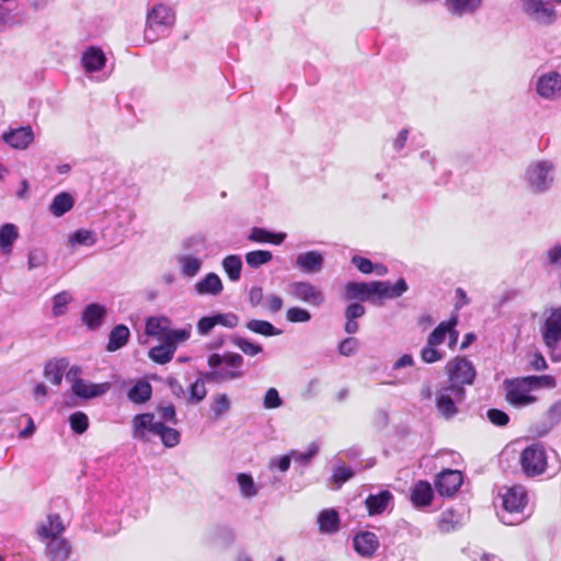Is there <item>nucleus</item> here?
I'll return each instance as SVG.
<instances>
[{
    "label": "nucleus",
    "mask_w": 561,
    "mask_h": 561,
    "mask_svg": "<svg viewBox=\"0 0 561 561\" xmlns=\"http://www.w3.org/2000/svg\"><path fill=\"white\" fill-rule=\"evenodd\" d=\"M157 411L164 422H169L172 424L178 423L175 408L173 404L159 407Z\"/></svg>",
    "instance_id": "69168bd1"
},
{
    "label": "nucleus",
    "mask_w": 561,
    "mask_h": 561,
    "mask_svg": "<svg viewBox=\"0 0 561 561\" xmlns=\"http://www.w3.org/2000/svg\"><path fill=\"white\" fill-rule=\"evenodd\" d=\"M448 386L463 387L474 382L477 373L473 364L465 356H456L445 365Z\"/></svg>",
    "instance_id": "39448f33"
},
{
    "label": "nucleus",
    "mask_w": 561,
    "mask_h": 561,
    "mask_svg": "<svg viewBox=\"0 0 561 561\" xmlns=\"http://www.w3.org/2000/svg\"><path fill=\"white\" fill-rule=\"evenodd\" d=\"M449 330L450 324H448L447 321H443L432 331V333L427 337V341L430 342V344L438 346L445 341L447 332Z\"/></svg>",
    "instance_id": "3c124183"
},
{
    "label": "nucleus",
    "mask_w": 561,
    "mask_h": 561,
    "mask_svg": "<svg viewBox=\"0 0 561 561\" xmlns=\"http://www.w3.org/2000/svg\"><path fill=\"white\" fill-rule=\"evenodd\" d=\"M444 353L437 350V346L426 342V345L421 351V358L426 364H433L442 360Z\"/></svg>",
    "instance_id": "8fccbe9b"
},
{
    "label": "nucleus",
    "mask_w": 561,
    "mask_h": 561,
    "mask_svg": "<svg viewBox=\"0 0 561 561\" xmlns=\"http://www.w3.org/2000/svg\"><path fill=\"white\" fill-rule=\"evenodd\" d=\"M81 62L84 71L89 75H93L104 68L106 57L101 48L91 46L83 51Z\"/></svg>",
    "instance_id": "f3484780"
},
{
    "label": "nucleus",
    "mask_w": 561,
    "mask_h": 561,
    "mask_svg": "<svg viewBox=\"0 0 561 561\" xmlns=\"http://www.w3.org/2000/svg\"><path fill=\"white\" fill-rule=\"evenodd\" d=\"M540 334L552 362H561V307L552 308L540 327Z\"/></svg>",
    "instance_id": "20e7f679"
},
{
    "label": "nucleus",
    "mask_w": 561,
    "mask_h": 561,
    "mask_svg": "<svg viewBox=\"0 0 561 561\" xmlns=\"http://www.w3.org/2000/svg\"><path fill=\"white\" fill-rule=\"evenodd\" d=\"M152 388L148 381H137L127 392V398L134 403H144L151 397Z\"/></svg>",
    "instance_id": "f704fd0d"
},
{
    "label": "nucleus",
    "mask_w": 561,
    "mask_h": 561,
    "mask_svg": "<svg viewBox=\"0 0 561 561\" xmlns=\"http://www.w3.org/2000/svg\"><path fill=\"white\" fill-rule=\"evenodd\" d=\"M392 499L393 496L388 490H382L377 494H369L365 500L368 514L370 516L382 514Z\"/></svg>",
    "instance_id": "b1692460"
},
{
    "label": "nucleus",
    "mask_w": 561,
    "mask_h": 561,
    "mask_svg": "<svg viewBox=\"0 0 561 561\" xmlns=\"http://www.w3.org/2000/svg\"><path fill=\"white\" fill-rule=\"evenodd\" d=\"M466 396L463 387L444 386L436 393V409L446 420L453 419L458 413L457 404L462 402Z\"/></svg>",
    "instance_id": "0eeeda50"
},
{
    "label": "nucleus",
    "mask_w": 561,
    "mask_h": 561,
    "mask_svg": "<svg viewBox=\"0 0 561 561\" xmlns=\"http://www.w3.org/2000/svg\"><path fill=\"white\" fill-rule=\"evenodd\" d=\"M286 238L284 232H271L264 228L253 227L250 231L248 239L255 243H270L278 245L283 243Z\"/></svg>",
    "instance_id": "cd10ccee"
},
{
    "label": "nucleus",
    "mask_w": 561,
    "mask_h": 561,
    "mask_svg": "<svg viewBox=\"0 0 561 561\" xmlns=\"http://www.w3.org/2000/svg\"><path fill=\"white\" fill-rule=\"evenodd\" d=\"M519 463L523 472L527 477H537L542 474L547 469V454L540 444H531L527 446L519 457Z\"/></svg>",
    "instance_id": "6e6552de"
},
{
    "label": "nucleus",
    "mask_w": 561,
    "mask_h": 561,
    "mask_svg": "<svg viewBox=\"0 0 561 561\" xmlns=\"http://www.w3.org/2000/svg\"><path fill=\"white\" fill-rule=\"evenodd\" d=\"M216 327L215 318L214 316L210 317H202L197 321V332L201 335H207L214 328Z\"/></svg>",
    "instance_id": "338daca9"
},
{
    "label": "nucleus",
    "mask_w": 561,
    "mask_h": 561,
    "mask_svg": "<svg viewBox=\"0 0 561 561\" xmlns=\"http://www.w3.org/2000/svg\"><path fill=\"white\" fill-rule=\"evenodd\" d=\"M489 421L497 426H505L510 422L507 413L499 409H490L486 412Z\"/></svg>",
    "instance_id": "13d9d810"
},
{
    "label": "nucleus",
    "mask_w": 561,
    "mask_h": 561,
    "mask_svg": "<svg viewBox=\"0 0 561 561\" xmlns=\"http://www.w3.org/2000/svg\"><path fill=\"white\" fill-rule=\"evenodd\" d=\"M237 482L240 488V492L244 497H253L257 494L253 478L248 473H239L237 476Z\"/></svg>",
    "instance_id": "37998d69"
},
{
    "label": "nucleus",
    "mask_w": 561,
    "mask_h": 561,
    "mask_svg": "<svg viewBox=\"0 0 561 561\" xmlns=\"http://www.w3.org/2000/svg\"><path fill=\"white\" fill-rule=\"evenodd\" d=\"M216 325L225 328H234L238 325L239 318L234 313H217L214 314Z\"/></svg>",
    "instance_id": "052dcab7"
},
{
    "label": "nucleus",
    "mask_w": 561,
    "mask_h": 561,
    "mask_svg": "<svg viewBox=\"0 0 561 561\" xmlns=\"http://www.w3.org/2000/svg\"><path fill=\"white\" fill-rule=\"evenodd\" d=\"M483 4V0H445L447 12L456 18L476 14Z\"/></svg>",
    "instance_id": "dca6fc26"
},
{
    "label": "nucleus",
    "mask_w": 561,
    "mask_h": 561,
    "mask_svg": "<svg viewBox=\"0 0 561 561\" xmlns=\"http://www.w3.org/2000/svg\"><path fill=\"white\" fill-rule=\"evenodd\" d=\"M69 363L67 358H56L48 360L44 367V376L53 385L59 386L62 381L64 373L66 371Z\"/></svg>",
    "instance_id": "393cba45"
},
{
    "label": "nucleus",
    "mask_w": 561,
    "mask_h": 561,
    "mask_svg": "<svg viewBox=\"0 0 561 561\" xmlns=\"http://www.w3.org/2000/svg\"><path fill=\"white\" fill-rule=\"evenodd\" d=\"M529 366L536 371L546 370L548 368L546 358L538 351L531 355V358L529 359Z\"/></svg>",
    "instance_id": "774afa93"
},
{
    "label": "nucleus",
    "mask_w": 561,
    "mask_h": 561,
    "mask_svg": "<svg viewBox=\"0 0 561 561\" xmlns=\"http://www.w3.org/2000/svg\"><path fill=\"white\" fill-rule=\"evenodd\" d=\"M371 296V282H350L345 286V298L348 300H369Z\"/></svg>",
    "instance_id": "c756f323"
},
{
    "label": "nucleus",
    "mask_w": 561,
    "mask_h": 561,
    "mask_svg": "<svg viewBox=\"0 0 561 561\" xmlns=\"http://www.w3.org/2000/svg\"><path fill=\"white\" fill-rule=\"evenodd\" d=\"M19 238L18 227L13 224H4L0 227V248L10 253L12 244Z\"/></svg>",
    "instance_id": "e433bc0d"
},
{
    "label": "nucleus",
    "mask_w": 561,
    "mask_h": 561,
    "mask_svg": "<svg viewBox=\"0 0 561 561\" xmlns=\"http://www.w3.org/2000/svg\"><path fill=\"white\" fill-rule=\"evenodd\" d=\"M2 139L14 149H25L34 139L31 127H20L2 135Z\"/></svg>",
    "instance_id": "aec40b11"
},
{
    "label": "nucleus",
    "mask_w": 561,
    "mask_h": 561,
    "mask_svg": "<svg viewBox=\"0 0 561 561\" xmlns=\"http://www.w3.org/2000/svg\"><path fill=\"white\" fill-rule=\"evenodd\" d=\"M244 259L250 267L257 268L261 265L270 263L273 259V254L268 250H254L248 252Z\"/></svg>",
    "instance_id": "a19ab883"
},
{
    "label": "nucleus",
    "mask_w": 561,
    "mask_h": 561,
    "mask_svg": "<svg viewBox=\"0 0 561 561\" xmlns=\"http://www.w3.org/2000/svg\"><path fill=\"white\" fill-rule=\"evenodd\" d=\"M175 14L173 10L165 4H156L147 12L144 38L148 43L156 42L161 35H164L174 24Z\"/></svg>",
    "instance_id": "7ed1b4c3"
},
{
    "label": "nucleus",
    "mask_w": 561,
    "mask_h": 561,
    "mask_svg": "<svg viewBox=\"0 0 561 561\" xmlns=\"http://www.w3.org/2000/svg\"><path fill=\"white\" fill-rule=\"evenodd\" d=\"M297 264L308 273L318 272L323 265V256L317 251H309L298 255Z\"/></svg>",
    "instance_id": "473e14b6"
},
{
    "label": "nucleus",
    "mask_w": 561,
    "mask_h": 561,
    "mask_svg": "<svg viewBox=\"0 0 561 561\" xmlns=\"http://www.w3.org/2000/svg\"><path fill=\"white\" fill-rule=\"evenodd\" d=\"M358 346V342L354 337L344 339L339 345V353L343 356L353 355Z\"/></svg>",
    "instance_id": "e2e57ef3"
},
{
    "label": "nucleus",
    "mask_w": 561,
    "mask_h": 561,
    "mask_svg": "<svg viewBox=\"0 0 561 561\" xmlns=\"http://www.w3.org/2000/svg\"><path fill=\"white\" fill-rule=\"evenodd\" d=\"M319 529L322 533L333 534L339 530L340 517L335 510H323L318 517Z\"/></svg>",
    "instance_id": "72a5a7b5"
},
{
    "label": "nucleus",
    "mask_w": 561,
    "mask_h": 561,
    "mask_svg": "<svg viewBox=\"0 0 561 561\" xmlns=\"http://www.w3.org/2000/svg\"><path fill=\"white\" fill-rule=\"evenodd\" d=\"M210 409L216 419L221 417L230 409V400L226 393H220L214 397Z\"/></svg>",
    "instance_id": "a18cd8bd"
},
{
    "label": "nucleus",
    "mask_w": 561,
    "mask_h": 561,
    "mask_svg": "<svg viewBox=\"0 0 561 561\" xmlns=\"http://www.w3.org/2000/svg\"><path fill=\"white\" fill-rule=\"evenodd\" d=\"M551 165L547 162H539L531 165L527 171L530 185L537 191H543L548 185V174Z\"/></svg>",
    "instance_id": "4be33fe9"
},
{
    "label": "nucleus",
    "mask_w": 561,
    "mask_h": 561,
    "mask_svg": "<svg viewBox=\"0 0 561 561\" xmlns=\"http://www.w3.org/2000/svg\"><path fill=\"white\" fill-rule=\"evenodd\" d=\"M505 390V400L514 408H525L537 401V397L531 394V386L526 377L505 379L503 381Z\"/></svg>",
    "instance_id": "423d86ee"
},
{
    "label": "nucleus",
    "mask_w": 561,
    "mask_h": 561,
    "mask_svg": "<svg viewBox=\"0 0 561 561\" xmlns=\"http://www.w3.org/2000/svg\"><path fill=\"white\" fill-rule=\"evenodd\" d=\"M133 437L148 442L151 435L159 436L162 444L172 448L180 443V432L168 427L161 421H156L152 413H142L134 416L131 422Z\"/></svg>",
    "instance_id": "f257e3e1"
},
{
    "label": "nucleus",
    "mask_w": 561,
    "mask_h": 561,
    "mask_svg": "<svg viewBox=\"0 0 561 561\" xmlns=\"http://www.w3.org/2000/svg\"><path fill=\"white\" fill-rule=\"evenodd\" d=\"M354 550L364 558H371L379 548V540L371 531H362L353 538Z\"/></svg>",
    "instance_id": "2eb2a0df"
},
{
    "label": "nucleus",
    "mask_w": 561,
    "mask_h": 561,
    "mask_svg": "<svg viewBox=\"0 0 561 561\" xmlns=\"http://www.w3.org/2000/svg\"><path fill=\"white\" fill-rule=\"evenodd\" d=\"M179 262L182 274L188 277L195 276L202 266L201 260L191 255L181 256Z\"/></svg>",
    "instance_id": "79ce46f5"
},
{
    "label": "nucleus",
    "mask_w": 561,
    "mask_h": 561,
    "mask_svg": "<svg viewBox=\"0 0 561 561\" xmlns=\"http://www.w3.org/2000/svg\"><path fill=\"white\" fill-rule=\"evenodd\" d=\"M352 263L363 274H370L374 272L375 268V264L369 259L359 255H354L352 257Z\"/></svg>",
    "instance_id": "680f3d73"
},
{
    "label": "nucleus",
    "mask_w": 561,
    "mask_h": 561,
    "mask_svg": "<svg viewBox=\"0 0 561 561\" xmlns=\"http://www.w3.org/2000/svg\"><path fill=\"white\" fill-rule=\"evenodd\" d=\"M191 336V332L186 329H180V330H168V332L164 335V342L168 344H172L176 347L178 343L185 342Z\"/></svg>",
    "instance_id": "864d4df0"
},
{
    "label": "nucleus",
    "mask_w": 561,
    "mask_h": 561,
    "mask_svg": "<svg viewBox=\"0 0 561 561\" xmlns=\"http://www.w3.org/2000/svg\"><path fill=\"white\" fill-rule=\"evenodd\" d=\"M106 314L105 308L100 304L88 305L81 314L82 322L90 330H96L101 327Z\"/></svg>",
    "instance_id": "5701e85b"
},
{
    "label": "nucleus",
    "mask_w": 561,
    "mask_h": 561,
    "mask_svg": "<svg viewBox=\"0 0 561 561\" xmlns=\"http://www.w3.org/2000/svg\"><path fill=\"white\" fill-rule=\"evenodd\" d=\"M129 336V329L125 324L115 325L110 332L106 350L108 352H115L122 348L127 344Z\"/></svg>",
    "instance_id": "c85d7f7f"
},
{
    "label": "nucleus",
    "mask_w": 561,
    "mask_h": 561,
    "mask_svg": "<svg viewBox=\"0 0 561 561\" xmlns=\"http://www.w3.org/2000/svg\"><path fill=\"white\" fill-rule=\"evenodd\" d=\"M311 313L300 307H290L286 311V320L291 323H305L310 321Z\"/></svg>",
    "instance_id": "09e8293b"
},
{
    "label": "nucleus",
    "mask_w": 561,
    "mask_h": 561,
    "mask_svg": "<svg viewBox=\"0 0 561 561\" xmlns=\"http://www.w3.org/2000/svg\"><path fill=\"white\" fill-rule=\"evenodd\" d=\"M110 389V383H88L85 380H76L71 385V391L75 396L82 399H92L103 396Z\"/></svg>",
    "instance_id": "a211bd4d"
},
{
    "label": "nucleus",
    "mask_w": 561,
    "mask_h": 561,
    "mask_svg": "<svg viewBox=\"0 0 561 561\" xmlns=\"http://www.w3.org/2000/svg\"><path fill=\"white\" fill-rule=\"evenodd\" d=\"M195 290L199 295L217 296L222 291V283L215 273H208L203 279L195 284Z\"/></svg>",
    "instance_id": "bb28decb"
},
{
    "label": "nucleus",
    "mask_w": 561,
    "mask_h": 561,
    "mask_svg": "<svg viewBox=\"0 0 561 561\" xmlns=\"http://www.w3.org/2000/svg\"><path fill=\"white\" fill-rule=\"evenodd\" d=\"M282 399L278 394V391L275 388H270L264 397V407L266 409H276L280 407Z\"/></svg>",
    "instance_id": "0e129e2a"
},
{
    "label": "nucleus",
    "mask_w": 561,
    "mask_h": 561,
    "mask_svg": "<svg viewBox=\"0 0 561 561\" xmlns=\"http://www.w3.org/2000/svg\"><path fill=\"white\" fill-rule=\"evenodd\" d=\"M175 353V346L172 344H168L164 342V344L153 346L149 351V358L153 360L157 364H167L171 362Z\"/></svg>",
    "instance_id": "c9c22d12"
},
{
    "label": "nucleus",
    "mask_w": 561,
    "mask_h": 561,
    "mask_svg": "<svg viewBox=\"0 0 561 561\" xmlns=\"http://www.w3.org/2000/svg\"><path fill=\"white\" fill-rule=\"evenodd\" d=\"M207 364L213 368L206 374L208 381L221 383L243 377L241 370L243 357L238 353L228 352L222 355L214 353L208 356Z\"/></svg>",
    "instance_id": "f03ea898"
},
{
    "label": "nucleus",
    "mask_w": 561,
    "mask_h": 561,
    "mask_svg": "<svg viewBox=\"0 0 561 561\" xmlns=\"http://www.w3.org/2000/svg\"><path fill=\"white\" fill-rule=\"evenodd\" d=\"M526 380L531 386V390L539 388H554L557 386V380L551 375H541V376H526Z\"/></svg>",
    "instance_id": "49530a36"
},
{
    "label": "nucleus",
    "mask_w": 561,
    "mask_h": 561,
    "mask_svg": "<svg viewBox=\"0 0 561 561\" xmlns=\"http://www.w3.org/2000/svg\"><path fill=\"white\" fill-rule=\"evenodd\" d=\"M527 505V492L522 485L507 488L502 494V506L511 514L522 513Z\"/></svg>",
    "instance_id": "ddd939ff"
},
{
    "label": "nucleus",
    "mask_w": 561,
    "mask_h": 561,
    "mask_svg": "<svg viewBox=\"0 0 561 561\" xmlns=\"http://www.w3.org/2000/svg\"><path fill=\"white\" fill-rule=\"evenodd\" d=\"M70 428L76 434H83L89 427V419L84 412L78 411L69 416Z\"/></svg>",
    "instance_id": "c03bdc74"
},
{
    "label": "nucleus",
    "mask_w": 561,
    "mask_h": 561,
    "mask_svg": "<svg viewBox=\"0 0 561 561\" xmlns=\"http://www.w3.org/2000/svg\"><path fill=\"white\" fill-rule=\"evenodd\" d=\"M289 296L311 307H320L325 301L323 290L310 282H294L288 286Z\"/></svg>",
    "instance_id": "9d476101"
},
{
    "label": "nucleus",
    "mask_w": 561,
    "mask_h": 561,
    "mask_svg": "<svg viewBox=\"0 0 561 561\" xmlns=\"http://www.w3.org/2000/svg\"><path fill=\"white\" fill-rule=\"evenodd\" d=\"M169 320L167 318L150 317L146 321L145 332L147 335L158 337L164 341V335L168 332Z\"/></svg>",
    "instance_id": "4c0bfd02"
},
{
    "label": "nucleus",
    "mask_w": 561,
    "mask_h": 561,
    "mask_svg": "<svg viewBox=\"0 0 561 561\" xmlns=\"http://www.w3.org/2000/svg\"><path fill=\"white\" fill-rule=\"evenodd\" d=\"M536 91L546 100L561 96V73L551 70L540 75L536 80Z\"/></svg>",
    "instance_id": "9b49d317"
},
{
    "label": "nucleus",
    "mask_w": 561,
    "mask_h": 561,
    "mask_svg": "<svg viewBox=\"0 0 561 561\" xmlns=\"http://www.w3.org/2000/svg\"><path fill=\"white\" fill-rule=\"evenodd\" d=\"M222 267L229 279L237 282L241 277L242 261L239 255H228L222 261Z\"/></svg>",
    "instance_id": "58836bf2"
},
{
    "label": "nucleus",
    "mask_w": 561,
    "mask_h": 561,
    "mask_svg": "<svg viewBox=\"0 0 561 561\" xmlns=\"http://www.w3.org/2000/svg\"><path fill=\"white\" fill-rule=\"evenodd\" d=\"M523 12L535 22L542 25H552L558 20V12L547 0H520Z\"/></svg>",
    "instance_id": "1a4fd4ad"
},
{
    "label": "nucleus",
    "mask_w": 561,
    "mask_h": 561,
    "mask_svg": "<svg viewBox=\"0 0 561 561\" xmlns=\"http://www.w3.org/2000/svg\"><path fill=\"white\" fill-rule=\"evenodd\" d=\"M232 343L245 355L255 356L263 351V347L260 344H254L241 336L234 337Z\"/></svg>",
    "instance_id": "de8ad7c7"
},
{
    "label": "nucleus",
    "mask_w": 561,
    "mask_h": 561,
    "mask_svg": "<svg viewBox=\"0 0 561 561\" xmlns=\"http://www.w3.org/2000/svg\"><path fill=\"white\" fill-rule=\"evenodd\" d=\"M70 295L67 291H61L53 298V313L58 317L66 312L67 305L70 301Z\"/></svg>",
    "instance_id": "603ef678"
},
{
    "label": "nucleus",
    "mask_w": 561,
    "mask_h": 561,
    "mask_svg": "<svg viewBox=\"0 0 561 561\" xmlns=\"http://www.w3.org/2000/svg\"><path fill=\"white\" fill-rule=\"evenodd\" d=\"M410 500L415 507L428 506L433 501V489L430 482L417 481L411 489Z\"/></svg>",
    "instance_id": "412c9836"
},
{
    "label": "nucleus",
    "mask_w": 561,
    "mask_h": 561,
    "mask_svg": "<svg viewBox=\"0 0 561 561\" xmlns=\"http://www.w3.org/2000/svg\"><path fill=\"white\" fill-rule=\"evenodd\" d=\"M65 526L62 524L61 517L59 514H48L47 523L41 524L37 529V536L44 539H59V536L64 533Z\"/></svg>",
    "instance_id": "6ab92c4d"
},
{
    "label": "nucleus",
    "mask_w": 561,
    "mask_h": 561,
    "mask_svg": "<svg viewBox=\"0 0 561 561\" xmlns=\"http://www.w3.org/2000/svg\"><path fill=\"white\" fill-rule=\"evenodd\" d=\"M550 427H553L561 421V400L552 403L545 414Z\"/></svg>",
    "instance_id": "4d7b16f0"
},
{
    "label": "nucleus",
    "mask_w": 561,
    "mask_h": 561,
    "mask_svg": "<svg viewBox=\"0 0 561 561\" xmlns=\"http://www.w3.org/2000/svg\"><path fill=\"white\" fill-rule=\"evenodd\" d=\"M71 243L92 245L95 242L92 231L80 229L70 237Z\"/></svg>",
    "instance_id": "6e6d98bb"
},
{
    "label": "nucleus",
    "mask_w": 561,
    "mask_h": 561,
    "mask_svg": "<svg viewBox=\"0 0 561 561\" xmlns=\"http://www.w3.org/2000/svg\"><path fill=\"white\" fill-rule=\"evenodd\" d=\"M245 327L250 331L264 336H274L280 334L279 330H277L271 322L265 320L252 319L247 322Z\"/></svg>",
    "instance_id": "ea45409f"
},
{
    "label": "nucleus",
    "mask_w": 561,
    "mask_h": 561,
    "mask_svg": "<svg viewBox=\"0 0 561 561\" xmlns=\"http://www.w3.org/2000/svg\"><path fill=\"white\" fill-rule=\"evenodd\" d=\"M462 525L461 514L455 508L445 510L437 522L438 530L443 534L451 533Z\"/></svg>",
    "instance_id": "a878e982"
},
{
    "label": "nucleus",
    "mask_w": 561,
    "mask_h": 561,
    "mask_svg": "<svg viewBox=\"0 0 561 561\" xmlns=\"http://www.w3.org/2000/svg\"><path fill=\"white\" fill-rule=\"evenodd\" d=\"M207 394V389L205 387V382L202 379H197L190 387V401L192 402H201L205 399Z\"/></svg>",
    "instance_id": "5fc2aeb1"
},
{
    "label": "nucleus",
    "mask_w": 561,
    "mask_h": 561,
    "mask_svg": "<svg viewBox=\"0 0 561 561\" xmlns=\"http://www.w3.org/2000/svg\"><path fill=\"white\" fill-rule=\"evenodd\" d=\"M75 205V199L68 192H61L57 194L51 204L49 205V211L55 217H61L66 213L72 209Z\"/></svg>",
    "instance_id": "2f4dec72"
},
{
    "label": "nucleus",
    "mask_w": 561,
    "mask_h": 561,
    "mask_svg": "<svg viewBox=\"0 0 561 561\" xmlns=\"http://www.w3.org/2000/svg\"><path fill=\"white\" fill-rule=\"evenodd\" d=\"M408 290V284L403 278H399L394 285L389 282H371L373 296L379 299H391L402 296Z\"/></svg>",
    "instance_id": "4468645a"
},
{
    "label": "nucleus",
    "mask_w": 561,
    "mask_h": 561,
    "mask_svg": "<svg viewBox=\"0 0 561 561\" xmlns=\"http://www.w3.org/2000/svg\"><path fill=\"white\" fill-rule=\"evenodd\" d=\"M461 484L462 473L459 470L446 469L435 479V488L442 496L454 495Z\"/></svg>",
    "instance_id": "f8f14e48"
},
{
    "label": "nucleus",
    "mask_w": 561,
    "mask_h": 561,
    "mask_svg": "<svg viewBox=\"0 0 561 561\" xmlns=\"http://www.w3.org/2000/svg\"><path fill=\"white\" fill-rule=\"evenodd\" d=\"M50 561H66L70 554V546L64 538L49 540L46 545Z\"/></svg>",
    "instance_id": "7c9ffc66"
},
{
    "label": "nucleus",
    "mask_w": 561,
    "mask_h": 561,
    "mask_svg": "<svg viewBox=\"0 0 561 561\" xmlns=\"http://www.w3.org/2000/svg\"><path fill=\"white\" fill-rule=\"evenodd\" d=\"M354 471L346 466H339L334 469L332 479L335 483L339 485L343 484L344 482L348 481L351 478H353Z\"/></svg>",
    "instance_id": "bf43d9fd"
}]
</instances>
